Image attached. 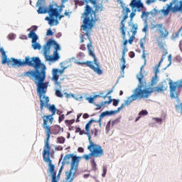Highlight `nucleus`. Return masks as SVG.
<instances>
[{"label":"nucleus","instance_id":"1","mask_svg":"<svg viewBox=\"0 0 182 182\" xmlns=\"http://www.w3.org/2000/svg\"><path fill=\"white\" fill-rule=\"evenodd\" d=\"M0 52L2 55L1 63L2 65H7L9 68H22L23 66H30L34 68L35 70H30L23 74V76H28L30 79H33L37 87V93L40 99V108L41 111H43V107H48V110L51 112V114L43 115V127L50 128V124L53 123V116L56 114V107L55 105H50L49 97L45 96L46 92H48V86L49 82H44L46 77V67L42 64L41 59L38 57L29 56L25 57L24 60L11 58L8 59V55L4 50L0 48Z\"/></svg>","mask_w":182,"mask_h":182},{"label":"nucleus","instance_id":"2","mask_svg":"<svg viewBox=\"0 0 182 182\" xmlns=\"http://www.w3.org/2000/svg\"><path fill=\"white\" fill-rule=\"evenodd\" d=\"M96 9L93 11V9L89 5H86L85 6V10L83 12V25L81 26V32L82 34H80V43H84L85 41L88 39L89 43L87 44V48L88 50V54L90 56H92L94 59V64L92 61L85 62H77V65H86L87 68L92 69L95 73L97 75H103V70L100 69V65L99 61H97V58H96V55H95V48L92 43V39L90 38V33H92V28H93V22H96L97 21V16H96Z\"/></svg>","mask_w":182,"mask_h":182},{"label":"nucleus","instance_id":"3","mask_svg":"<svg viewBox=\"0 0 182 182\" xmlns=\"http://www.w3.org/2000/svg\"><path fill=\"white\" fill-rule=\"evenodd\" d=\"M143 77H144V75L140 73L139 75L137 76V79L141 85L136 88L134 94L127 98L126 105H130L132 102H134V100H137L138 99H147L153 92H157L158 93L164 92V86L161 85L153 88L147 87L144 90H141V87H143Z\"/></svg>","mask_w":182,"mask_h":182},{"label":"nucleus","instance_id":"4","mask_svg":"<svg viewBox=\"0 0 182 182\" xmlns=\"http://www.w3.org/2000/svg\"><path fill=\"white\" fill-rule=\"evenodd\" d=\"M58 50H60V46L55 40L49 39L43 47V55L48 62H56L60 58Z\"/></svg>","mask_w":182,"mask_h":182},{"label":"nucleus","instance_id":"5","mask_svg":"<svg viewBox=\"0 0 182 182\" xmlns=\"http://www.w3.org/2000/svg\"><path fill=\"white\" fill-rule=\"evenodd\" d=\"M86 129L88 141L90 143L89 146H87V150L90 151V155L92 156L94 159L102 157V156L105 154V152L103 151V148H102V146L96 144L93 141H92V136L90 135V134H89V125H87Z\"/></svg>","mask_w":182,"mask_h":182},{"label":"nucleus","instance_id":"6","mask_svg":"<svg viewBox=\"0 0 182 182\" xmlns=\"http://www.w3.org/2000/svg\"><path fill=\"white\" fill-rule=\"evenodd\" d=\"M166 6L161 10V14H163L164 16H168L170 11L172 14H177V12L182 14V0H173L170 4H167Z\"/></svg>","mask_w":182,"mask_h":182},{"label":"nucleus","instance_id":"7","mask_svg":"<svg viewBox=\"0 0 182 182\" xmlns=\"http://www.w3.org/2000/svg\"><path fill=\"white\" fill-rule=\"evenodd\" d=\"M43 129L46 131V139L44 141V149L43 151V159H48V157H50V145L49 144V140L50 139V134L52 132H50V128L43 127Z\"/></svg>","mask_w":182,"mask_h":182},{"label":"nucleus","instance_id":"8","mask_svg":"<svg viewBox=\"0 0 182 182\" xmlns=\"http://www.w3.org/2000/svg\"><path fill=\"white\" fill-rule=\"evenodd\" d=\"M93 122H96V120L92 119H90L85 125V130H82V129L80 127H77L76 130H75V133H80V136H83V134H87V129H86V127L88 126V133L90 134V136H92V134H94L95 137H97V129H95L94 130L92 129L91 132H90V127L92 126V123H93Z\"/></svg>","mask_w":182,"mask_h":182},{"label":"nucleus","instance_id":"9","mask_svg":"<svg viewBox=\"0 0 182 182\" xmlns=\"http://www.w3.org/2000/svg\"><path fill=\"white\" fill-rule=\"evenodd\" d=\"M33 29L28 33V38L32 39L31 43L33 44L31 45V46L34 49V50H36V49L40 50L41 46V44H39L38 43H36V41H38V36L35 33V31L38 29V26H33Z\"/></svg>","mask_w":182,"mask_h":182},{"label":"nucleus","instance_id":"10","mask_svg":"<svg viewBox=\"0 0 182 182\" xmlns=\"http://www.w3.org/2000/svg\"><path fill=\"white\" fill-rule=\"evenodd\" d=\"M170 96L171 99L178 97L180 92H177L178 87H182V80H180L179 84L177 85L176 82H169Z\"/></svg>","mask_w":182,"mask_h":182},{"label":"nucleus","instance_id":"11","mask_svg":"<svg viewBox=\"0 0 182 182\" xmlns=\"http://www.w3.org/2000/svg\"><path fill=\"white\" fill-rule=\"evenodd\" d=\"M45 163H48V170L51 174V182H58V179L56 178V171H55V165L52 164V159L50 157H48L43 159Z\"/></svg>","mask_w":182,"mask_h":182},{"label":"nucleus","instance_id":"12","mask_svg":"<svg viewBox=\"0 0 182 182\" xmlns=\"http://www.w3.org/2000/svg\"><path fill=\"white\" fill-rule=\"evenodd\" d=\"M85 4H92L95 9V12H102L103 11V2L105 0H83Z\"/></svg>","mask_w":182,"mask_h":182},{"label":"nucleus","instance_id":"13","mask_svg":"<svg viewBox=\"0 0 182 182\" xmlns=\"http://www.w3.org/2000/svg\"><path fill=\"white\" fill-rule=\"evenodd\" d=\"M47 14H48L50 18H58L59 16V11L58 10L57 4H51L47 7Z\"/></svg>","mask_w":182,"mask_h":182},{"label":"nucleus","instance_id":"14","mask_svg":"<svg viewBox=\"0 0 182 182\" xmlns=\"http://www.w3.org/2000/svg\"><path fill=\"white\" fill-rule=\"evenodd\" d=\"M155 28H157V31L162 39H166V38L168 36V31L166 29V27H164L163 23L154 25L152 26V29H154Z\"/></svg>","mask_w":182,"mask_h":182},{"label":"nucleus","instance_id":"15","mask_svg":"<svg viewBox=\"0 0 182 182\" xmlns=\"http://www.w3.org/2000/svg\"><path fill=\"white\" fill-rule=\"evenodd\" d=\"M70 159H72L71 164L73 163V160H75L74 163V166H77L79 164V159H80V157L76 156L73 154H68L65 156L63 159V162L65 164H69L70 163Z\"/></svg>","mask_w":182,"mask_h":182},{"label":"nucleus","instance_id":"16","mask_svg":"<svg viewBox=\"0 0 182 182\" xmlns=\"http://www.w3.org/2000/svg\"><path fill=\"white\" fill-rule=\"evenodd\" d=\"M75 159H73V161L70 166V171L65 172V176H66L65 179L67 181H69V180L70 181H72V180H73V178H72V174L73 176H75V174H76V172L77 171V166H75Z\"/></svg>","mask_w":182,"mask_h":182},{"label":"nucleus","instance_id":"17","mask_svg":"<svg viewBox=\"0 0 182 182\" xmlns=\"http://www.w3.org/2000/svg\"><path fill=\"white\" fill-rule=\"evenodd\" d=\"M128 18L129 14H124L123 19L121 21V27L119 28V31H121L123 39H126V24L124 23V21H126Z\"/></svg>","mask_w":182,"mask_h":182},{"label":"nucleus","instance_id":"18","mask_svg":"<svg viewBox=\"0 0 182 182\" xmlns=\"http://www.w3.org/2000/svg\"><path fill=\"white\" fill-rule=\"evenodd\" d=\"M115 113H117V111H105L100 115L99 119L95 120L93 123H99L100 126H102V119H103V117L105 116H112V114H115Z\"/></svg>","mask_w":182,"mask_h":182},{"label":"nucleus","instance_id":"19","mask_svg":"<svg viewBox=\"0 0 182 182\" xmlns=\"http://www.w3.org/2000/svg\"><path fill=\"white\" fill-rule=\"evenodd\" d=\"M130 6L132 8H137V9H140V8H144L143 3H141V0H139L138 1L136 0H132L130 3Z\"/></svg>","mask_w":182,"mask_h":182},{"label":"nucleus","instance_id":"20","mask_svg":"<svg viewBox=\"0 0 182 182\" xmlns=\"http://www.w3.org/2000/svg\"><path fill=\"white\" fill-rule=\"evenodd\" d=\"M52 80L55 82V85H60V82H58V80H59V75H58V68H55L53 70Z\"/></svg>","mask_w":182,"mask_h":182},{"label":"nucleus","instance_id":"21","mask_svg":"<svg viewBox=\"0 0 182 182\" xmlns=\"http://www.w3.org/2000/svg\"><path fill=\"white\" fill-rule=\"evenodd\" d=\"M45 20L48 21V25H50V26H53L54 25H59V21H58V19H55L53 17H46Z\"/></svg>","mask_w":182,"mask_h":182},{"label":"nucleus","instance_id":"22","mask_svg":"<svg viewBox=\"0 0 182 182\" xmlns=\"http://www.w3.org/2000/svg\"><path fill=\"white\" fill-rule=\"evenodd\" d=\"M108 98H109V101L102 102L100 103V105H99V104L96 105V106H97L96 110H100V109H102V107H103V106H105V105H110V103H112V102H113L111 96H108Z\"/></svg>","mask_w":182,"mask_h":182},{"label":"nucleus","instance_id":"23","mask_svg":"<svg viewBox=\"0 0 182 182\" xmlns=\"http://www.w3.org/2000/svg\"><path fill=\"white\" fill-rule=\"evenodd\" d=\"M51 132L53 134H59L60 133V126L54 125L52 127Z\"/></svg>","mask_w":182,"mask_h":182},{"label":"nucleus","instance_id":"24","mask_svg":"<svg viewBox=\"0 0 182 182\" xmlns=\"http://www.w3.org/2000/svg\"><path fill=\"white\" fill-rule=\"evenodd\" d=\"M161 62H163V58H161V60H160V62L159 63V64H157V65L155 66V70H154L155 75L153 77V80H154V79H157V73H159V72H160V71L159 70V68H160V65H161Z\"/></svg>","mask_w":182,"mask_h":182},{"label":"nucleus","instance_id":"25","mask_svg":"<svg viewBox=\"0 0 182 182\" xmlns=\"http://www.w3.org/2000/svg\"><path fill=\"white\" fill-rule=\"evenodd\" d=\"M149 15H150V12L142 11V14L141 16V18L142 19H144L145 22H147V19H149Z\"/></svg>","mask_w":182,"mask_h":182},{"label":"nucleus","instance_id":"26","mask_svg":"<svg viewBox=\"0 0 182 182\" xmlns=\"http://www.w3.org/2000/svg\"><path fill=\"white\" fill-rule=\"evenodd\" d=\"M38 14H48L47 7L39 6L37 10Z\"/></svg>","mask_w":182,"mask_h":182},{"label":"nucleus","instance_id":"27","mask_svg":"<svg viewBox=\"0 0 182 182\" xmlns=\"http://www.w3.org/2000/svg\"><path fill=\"white\" fill-rule=\"evenodd\" d=\"M137 29H139V26L137 24H132L131 31L132 35H136Z\"/></svg>","mask_w":182,"mask_h":182},{"label":"nucleus","instance_id":"28","mask_svg":"<svg viewBox=\"0 0 182 182\" xmlns=\"http://www.w3.org/2000/svg\"><path fill=\"white\" fill-rule=\"evenodd\" d=\"M90 163H91L92 170L93 171H96V170H97V164H96V161H95V159L91 160Z\"/></svg>","mask_w":182,"mask_h":182},{"label":"nucleus","instance_id":"29","mask_svg":"<svg viewBox=\"0 0 182 182\" xmlns=\"http://www.w3.org/2000/svg\"><path fill=\"white\" fill-rule=\"evenodd\" d=\"M134 39H136V35L132 34V36L128 40L129 45L133 44V41H134Z\"/></svg>","mask_w":182,"mask_h":182},{"label":"nucleus","instance_id":"30","mask_svg":"<svg viewBox=\"0 0 182 182\" xmlns=\"http://www.w3.org/2000/svg\"><path fill=\"white\" fill-rule=\"evenodd\" d=\"M112 126V121H109L106 125V132L107 133H109L110 132V127Z\"/></svg>","mask_w":182,"mask_h":182},{"label":"nucleus","instance_id":"31","mask_svg":"<svg viewBox=\"0 0 182 182\" xmlns=\"http://www.w3.org/2000/svg\"><path fill=\"white\" fill-rule=\"evenodd\" d=\"M148 29H149V24L147 23V21H144V28L142 29V32L147 33Z\"/></svg>","mask_w":182,"mask_h":182},{"label":"nucleus","instance_id":"32","mask_svg":"<svg viewBox=\"0 0 182 182\" xmlns=\"http://www.w3.org/2000/svg\"><path fill=\"white\" fill-rule=\"evenodd\" d=\"M58 143H60V144H63L65 143V137L63 136H60L57 139Z\"/></svg>","mask_w":182,"mask_h":182},{"label":"nucleus","instance_id":"33","mask_svg":"<svg viewBox=\"0 0 182 182\" xmlns=\"http://www.w3.org/2000/svg\"><path fill=\"white\" fill-rule=\"evenodd\" d=\"M55 95L57 97H63V94H62V92H60L59 90H55Z\"/></svg>","mask_w":182,"mask_h":182},{"label":"nucleus","instance_id":"34","mask_svg":"<svg viewBox=\"0 0 182 182\" xmlns=\"http://www.w3.org/2000/svg\"><path fill=\"white\" fill-rule=\"evenodd\" d=\"M91 157H93V155H91L90 153L89 154L83 155V159H85V160H87V161L90 160Z\"/></svg>","mask_w":182,"mask_h":182},{"label":"nucleus","instance_id":"35","mask_svg":"<svg viewBox=\"0 0 182 182\" xmlns=\"http://www.w3.org/2000/svg\"><path fill=\"white\" fill-rule=\"evenodd\" d=\"M64 15L68 18H70V15H72V11H70L69 10H65L64 12Z\"/></svg>","mask_w":182,"mask_h":182},{"label":"nucleus","instance_id":"36","mask_svg":"<svg viewBox=\"0 0 182 182\" xmlns=\"http://www.w3.org/2000/svg\"><path fill=\"white\" fill-rule=\"evenodd\" d=\"M147 114H149L147 110H142L139 113V116H147Z\"/></svg>","mask_w":182,"mask_h":182},{"label":"nucleus","instance_id":"37","mask_svg":"<svg viewBox=\"0 0 182 182\" xmlns=\"http://www.w3.org/2000/svg\"><path fill=\"white\" fill-rule=\"evenodd\" d=\"M176 109L178 112H182V103L176 105Z\"/></svg>","mask_w":182,"mask_h":182},{"label":"nucleus","instance_id":"38","mask_svg":"<svg viewBox=\"0 0 182 182\" xmlns=\"http://www.w3.org/2000/svg\"><path fill=\"white\" fill-rule=\"evenodd\" d=\"M107 173V167L103 166V173L102 174V177H106Z\"/></svg>","mask_w":182,"mask_h":182},{"label":"nucleus","instance_id":"39","mask_svg":"<svg viewBox=\"0 0 182 182\" xmlns=\"http://www.w3.org/2000/svg\"><path fill=\"white\" fill-rule=\"evenodd\" d=\"M126 52H129L127 46L124 47V48L122 49V56H126Z\"/></svg>","mask_w":182,"mask_h":182},{"label":"nucleus","instance_id":"40","mask_svg":"<svg viewBox=\"0 0 182 182\" xmlns=\"http://www.w3.org/2000/svg\"><path fill=\"white\" fill-rule=\"evenodd\" d=\"M126 102H127V100L124 101V104H122L121 107H119L117 112H119V110H122L124 106H129V105H127Z\"/></svg>","mask_w":182,"mask_h":182},{"label":"nucleus","instance_id":"41","mask_svg":"<svg viewBox=\"0 0 182 182\" xmlns=\"http://www.w3.org/2000/svg\"><path fill=\"white\" fill-rule=\"evenodd\" d=\"M65 69H66V67H64L62 70L58 69V73H59V75H63V73H65Z\"/></svg>","mask_w":182,"mask_h":182},{"label":"nucleus","instance_id":"42","mask_svg":"<svg viewBox=\"0 0 182 182\" xmlns=\"http://www.w3.org/2000/svg\"><path fill=\"white\" fill-rule=\"evenodd\" d=\"M65 122V123H68V124L70 125L75 123V119H71V120L66 119Z\"/></svg>","mask_w":182,"mask_h":182},{"label":"nucleus","instance_id":"43","mask_svg":"<svg viewBox=\"0 0 182 182\" xmlns=\"http://www.w3.org/2000/svg\"><path fill=\"white\" fill-rule=\"evenodd\" d=\"M63 120H65V115L64 114L60 115L59 118H58L59 123H60Z\"/></svg>","mask_w":182,"mask_h":182},{"label":"nucleus","instance_id":"44","mask_svg":"<svg viewBox=\"0 0 182 182\" xmlns=\"http://www.w3.org/2000/svg\"><path fill=\"white\" fill-rule=\"evenodd\" d=\"M46 35H47V36H53V32L52 31V30L48 29V30L47 31Z\"/></svg>","mask_w":182,"mask_h":182},{"label":"nucleus","instance_id":"45","mask_svg":"<svg viewBox=\"0 0 182 182\" xmlns=\"http://www.w3.org/2000/svg\"><path fill=\"white\" fill-rule=\"evenodd\" d=\"M87 100H88L89 103H93L95 102V97H87Z\"/></svg>","mask_w":182,"mask_h":182},{"label":"nucleus","instance_id":"46","mask_svg":"<svg viewBox=\"0 0 182 182\" xmlns=\"http://www.w3.org/2000/svg\"><path fill=\"white\" fill-rule=\"evenodd\" d=\"M80 50H86V45L85 44H81L80 46Z\"/></svg>","mask_w":182,"mask_h":182},{"label":"nucleus","instance_id":"47","mask_svg":"<svg viewBox=\"0 0 182 182\" xmlns=\"http://www.w3.org/2000/svg\"><path fill=\"white\" fill-rule=\"evenodd\" d=\"M8 38L10 39L11 41H14V39H15V34H9L8 36Z\"/></svg>","mask_w":182,"mask_h":182},{"label":"nucleus","instance_id":"48","mask_svg":"<svg viewBox=\"0 0 182 182\" xmlns=\"http://www.w3.org/2000/svg\"><path fill=\"white\" fill-rule=\"evenodd\" d=\"M129 58H134V56H136V54L134 53V52L131 51L129 53Z\"/></svg>","mask_w":182,"mask_h":182},{"label":"nucleus","instance_id":"49","mask_svg":"<svg viewBox=\"0 0 182 182\" xmlns=\"http://www.w3.org/2000/svg\"><path fill=\"white\" fill-rule=\"evenodd\" d=\"M113 106H117V105H119V100H113Z\"/></svg>","mask_w":182,"mask_h":182},{"label":"nucleus","instance_id":"50","mask_svg":"<svg viewBox=\"0 0 182 182\" xmlns=\"http://www.w3.org/2000/svg\"><path fill=\"white\" fill-rule=\"evenodd\" d=\"M117 123H119V120L115 119L114 121L112 122V127H113L114 126H116V124H117Z\"/></svg>","mask_w":182,"mask_h":182},{"label":"nucleus","instance_id":"51","mask_svg":"<svg viewBox=\"0 0 182 182\" xmlns=\"http://www.w3.org/2000/svg\"><path fill=\"white\" fill-rule=\"evenodd\" d=\"M124 11H125V14H127L129 15V13H130V9L127 8V7H125L124 9Z\"/></svg>","mask_w":182,"mask_h":182},{"label":"nucleus","instance_id":"52","mask_svg":"<svg viewBox=\"0 0 182 182\" xmlns=\"http://www.w3.org/2000/svg\"><path fill=\"white\" fill-rule=\"evenodd\" d=\"M121 62H122V65H126V59L124 58V55H122V57L121 58Z\"/></svg>","mask_w":182,"mask_h":182},{"label":"nucleus","instance_id":"53","mask_svg":"<svg viewBox=\"0 0 182 182\" xmlns=\"http://www.w3.org/2000/svg\"><path fill=\"white\" fill-rule=\"evenodd\" d=\"M154 2H156V0H146V4H148V5H150V4H154Z\"/></svg>","mask_w":182,"mask_h":182},{"label":"nucleus","instance_id":"54","mask_svg":"<svg viewBox=\"0 0 182 182\" xmlns=\"http://www.w3.org/2000/svg\"><path fill=\"white\" fill-rule=\"evenodd\" d=\"M140 48H142V50H144V45L143 44V41H140Z\"/></svg>","mask_w":182,"mask_h":182},{"label":"nucleus","instance_id":"55","mask_svg":"<svg viewBox=\"0 0 182 182\" xmlns=\"http://www.w3.org/2000/svg\"><path fill=\"white\" fill-rule=\"evenodd\" d=\"M113 92L112 90H109L105 96H104V99H106V97H107V96H109V95H110V93H112Z\"/></svg>","mask_w":182,"mask_h":182},{"label":"nucleus","instance_id":"56","mask_svg":"<svg viewBox=\"0 0 182 182\" xmlns=\"http://www.w3.org/2000/svg\"><path fill=\"white\" fill-rule=\"evenodd\" d=\"M146 56H147V54L143 50L142 59H144V60H146Z\"/></svg>","mask_w":182,"mask_h":182},{"label":"nucleus","instance_id":"57","mask_svg":"<svg viewBox=\"0 0 182 182\" xmlns=\"http://www.w3.org/2000/svg\"><path fill=\"white\" fill-rule=\"evenodd\" d=\"M124 69H126V64H122V66L121 67L122 72H124Z\"/></svg>","mask_w":182,"mask_h":182},{"label":"nucleus","instance_id":"58","mask_svg":"<svg viewBox=\"0 0 182 182\" xmlns=\"http://www.w3.org/2000/svg\"><path fill=\"white\" fill-rule=\"evenodd\" d=\"M82 117H83V119H88V117H89V114H87V113L84 114L82 115Z\"/></svg>","mask_w":182,"mask_h":182},{"label":"nucleus","instance_id":"59","mask_svg":"<svg viewBox=\"0 0 182 182\" xmlns=\"http://www.w3.org/2000/svg\"><path fill=\"white\" fill-rule=\"evenodd\" d=\"M78 151H79V153H83V151H85V149H83V148H82V147H79Z\"/></svg>","mask_w":182,"mask_h":182},{"label":"nucleus","instance_id":"60","mask_svg":"<svg viewBox=\"0 0 182 182\" xmlns=\"http://www.w3.org/2000/svg\"><path fill=\"white\" fill-rule=\"evenodd\" d=\"M135 15H136V14H135L134 12H132V13L130 14V18H131V19H133V18H134Z\"/></svg>","mask_w":182,"mask_h":182},{"label":"nucleus","instance_id":"61","mask_svg":"<svg viewBox=\"0 0 182 182\" xmlns=\"http://www.w3.org/2000/svg\"><path fill=\"white\" fill-rule=\"evenodd\" d=\"M158 45L159 46V48H161V49H163V48H164V46H163V43H161L160 42L158 43Z\"/></svg>","mask_w":182,"mask_h":182},{"label":"nucleus","instance_id":"62","mask_svg":"<svg viewBox=\"0 0 182 182\" xmlns=\"http://www.w3.org/2000/svg\"><path fill=\"white\" fill-rule=\"evenodd\" d=\"M127 42H128L127 40H125V41H124V43H123L124 47L127 46Z\"/></svg>","mask_w":182,"mask_h":182},{"label":"nucleus","instance_id":"63","mask_svg":"<svg viewBox=\"0 0 182 182\" xmlns=\"http://www.w3.org/2000/svg\"><path fill=\"white\" fill-rule=\"evenodd\" d=\"M90 176L89 173H85L83 175L84 178H87Z\"/></svg>","mask_w":182,"mask_h":182},{"label":"nucleus","instance_id":"64","mask_svg":"<svg viewBox=\"0 0 182 182\" xmlns=\"http://www.w3.org/2000/svg\"><path fill=\"white\" fill-rule=\"evenodd\" d=\"M155 120H156V122H158V123H159L160 122H161V118H155Z\"/></svg>","mask_w":182,"mask_h":182}]
</instances>
